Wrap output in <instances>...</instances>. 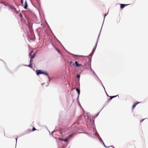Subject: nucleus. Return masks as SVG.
Segmentation results:
<instances>
[{
    "mask_svg": "<svg viewBox=\"0 0 148 148\" xmlns=\"http://www.w3.org/2000/svg\"><path fill=\"white\" fill-rule=\"evenodd\" d=\"M56 51L58 52L59 53H60V51L58 50V49H57L56 47H55Z\"/></svg>",
    "mask_w": 148,
    "mask_h": 148,
    "instance_id": "nucleus-23",
    "label": "nucleus"
},
{
    "mask_svg": "<svg viewBox=\"0 0 148 148\" xmlns=\"http://www.w3.org/2000/svg\"><path fill=\"white\" fill-rule=\"evenodd\" d=\"M143 120H141V121H140V122H142Z\"/></svg>",
    "mask_w": 148,
    "mask_h": 148,
    "instance_id": "nucleus-34",
    "label": "nucleus"
},
{
    "mask_svg": "<svg viewBox=\"0 0 148 148\" xmlns=\"http://www.w3.org/2000/svg\"><path fill=\"white\" fill-rule=\"evenodd\" d=\"M33 52V51H31L29 54V57L30 58L32 56V54Z\"/></svg>",
    "mask_w": 148,
    "mask_h": 148,
    "instance_id": "nucleus-19",
    "label": "nucleus"
},
{
    "mask_svg": "<svg viewBox=\"0 0 148 148\" xmlns=\"http://www.w3.org/2000/svg\"><path fill=\"white\" fill-rule=\"evenodd\" d=\"M107 14H104L103 21V24H102V27H101V30L102 28V27L103 25V22H104V19H105V17L107 15Z\"/></svg>",
    "mask_w": 148,
    "mask_h": 148,
    "instance_id": "nucleus-17",
    "label": "nucleus"
},
{
    "mask_svg": "<svg viewBox=\"0 0 148 148\" xmlns=\"http://www.w3.org/2000/svg\"><path fill=\"white\" fill-rule=\"evenodd\" d=\"M117 96H118V97H119V96L118 95H115V96H110V100H111L112 98H114V97H116Z\"/></svg>",
    "mask_w": 148,
    "mask_h": 148,
    "instance_id": "nucleus-15",
    "label": "nucleus"
},
{
    "mask_svg": "<svg viewBox=\"0 0 148 148\" xmlns=\"http://www.w3.org/2000/svg\"><path fill=\"white\" fill-rule=\"evenodd\" d=\"M13 9V10H14V12L16 13V14H18L19 13V12L18 11H17L16 9L14 7Z\"/></svg>",
    "mask_w": 148,
    "mask_h": 148,
    "instance_id": "nucleus-13",
    "label": "nucleus"
},
{
    "mask_svg": "<svg viewBox=\"0 0 148 148\" xmlns=\"http://www.w3.org/2000/svg\"><path fill=\"white\" fill-rule=\"evenodd\" d=\"M64 49L65 50V51H67L65 49Z\"/></svg>",
    "mask_w": 148,
    "mask_h": 148,
    "instance_id": "nucleus-36",
    "label": "nucleus"
},
{
    "mask_svg": "<svg viewBox=\"0 0 148 148\" xmlns=\"http://www.w3.org/2000/svg\"><path fill=\"white\" fill-rule=\"evenodd\" d=\"M5 6L8 7V10H10V9L11 10H12L13 11H14L13 9V8H14V7H13L12 6H11L10 5H8L7 4V3H6L5 5Z\"/></svg>",
    "mask_w": 148,
    "mask_h": 148,
    "instance_id": "nucleus-5",
    "label": "nucleus"
},
{
    "mask_svg": "<svg viewBox=\"0 0 148 148\" xmlns=\"http://www.w3.org/2000/svg\"><path fill=\"white\" fill-rule=\"evenodd\" d=\"M37 52H36L34 53L32 55V56H31V57H30V58L31 59H33L34 58V57H35V56H36V54Z\"/></svg>",
    "mask_w": 148,
    "mask_h": 148,
    "instance_id": "nucleus-9",
    "label": "nucleus"
},
{
    "mask_svg": "<svg viewBox=\"0 0 148 148\" xmlns=\"http://www.w3.org/2000/svg\"><path fill=\"white\" fill-rule=\"evenodd\" d=\"M28 6V5L27 3V2L26 1H25V4H24V8L25 9L27 10V9Z\"/></svg>",
    "mask_w": 148,
    "mask_h": 148,
    "instance_id": "nucleus-8",
    "label": "nucleus"
},
{
    "mask_svg": "<svg viewBox=\"0 0 148 148\" xmlns=\"http://www.w3.org/2000/svg\"><path fill=\"white\" fill-rule=\"evenodd\" d=\"M68 139H69V138L68 137L64 139L63 141L65 142H67L68 141Z\"/></svg>",
    "mask_w": 148,
    "mask_h": 148,
    "instance_id": "nucleus-21",
    "label": "nucleus"
},
{
    "mask_svg": "<svg viewBox=\"0 0 148 148\" xmlns=\"http://www.w3.org/2000/svg\"><path fill=\"white\" fill-rule=\"evenodd\" d=\"M36 2L38 4V6H40V3L39 1V0H36Z\"/></svg>",
    "mask_w": 148,
    "mask_h": 148,
    "instance_id": "nucleus-16",
    "label": "nucleus"
},
{
    "mask_svg": "<svg viewBox=\"0 0 148 148\" xmlns=\"http://www.w3.org/2000/svg\"><path fill=\"white\" fill-rule=\"evenodd\" d=\"M36 130V129H35V128L34 127H33L32 129V131H34L35 130Z\"/></svg>",
    "mask_w": 148,
    "mask_h": 148,
    "instance_id": "nucleus-27",
    "label": "nucleus"
},
{
    "mask_svg": "<svg viewBox=\"0 0 148 148\" xmlns=\"http://www.w3.org/2000/svg\"><path fill=\"white\" fill-rule=\"evenodd\" d=\"M77 67H78L80 65H76Z\"/></svg>",
    "mask_w": 148,
    "mask_h": 148,
    "instance_id": "nucleus-33",
    "label": "nucleus"
},
{
    "mask_svg": "<svg viewBox=\"0 0 148 148\" xmlns=\"http://www.w3.org/2000/svg\"><path fill=\"white\" fill-rule=\"evenodd\" d=\"M19 16L21 18H22L23 17V16L22 15V14H21V13H20L19 14Z\"/></svg>",
    "mask_w": 148,
    "mask_h": 148,
    "instance_id": "nucleus-25",
    "label": "nucleus"
},
{
    "mask_svg": "<svg viewBox=\"0 0 148 148\" xmlns=\"http://www.w3.org/2000/svg\"><path fill=\"white\" fill-rule=\"evenodd\" d=\"M139 103V102H136V103H135L132 106V110H133L134 109V108H135V107H136V105L138 104Z\"/></svg>",
    "mask_w": 148,
    "mask_h": 148,
    "instance_id": "nucleus-10",
    "label": "nucleus"
},
{
    "mask_svg": "<svg viewBox=\"0 0 148 148\" xmlns=\"http://www.w3.org/2000/svg\"><path fill=\"white\" fill-rule=\"evenodd\" d=\"M74 134V133H72L69 135L68 136V138H69L71 137Z\"/></svg>",
    "mask_w": 148,
    "mask_h": 148,
    "instance_id": "nucleus-18",
    "label": "nucleus"
},
{
    "mask_svg": "<svg viewBox=\"0 0 148 148\" xmlns=\"http://www.w3.org/2000/svg\"><path fill=\"white\" fill-rule=\"evenodd\" d=\"M13 9V10H14V12L16 13V14H18L19 13V12L18 11H17L16 9L14 7Z\"/></svg>",
    "mask_w": 148,
    "mask_h": 148,
    "instance_id": "nucleus-14",
    "label": "nucleus"
},
{
    "mask_svg": "<svg viewBox=\"0 0 148 148\" xmlns=\"http://www.w3.org/2000/svg\"><path fill=\"white\" fill-rule=\"evenodd\" d=\"M21 3L23 5V0H21Z\"/></svg>",
    "mask_w": 148,
    "mask_h": 148,
    "instance_id": "nucleus-28",
    "label": "nucleus"
},
{
    "mask_svg": "<svg viewBox=\"0 0 148 148\" xmlns=\"http://www.w3.org/2000/svg\"><path fill=\"white\" fill-rule=\"evenodd\" d=\"M76 91L77 92L78 94L79 95L80 93V90L78 89V88L76 89Z\"/></svg>",
    "mask_w": 148,
    "mask_h": 148,
    "instance_id": "nucleus-20",
    "label": "nucleus"
},
{
    "mask_svg": "<svg viewBox=\"0 0 148 148\" xmlns=\"http://www.w3.org/2000/svg\"><path fill=\"white\" fill-rule=\"evenodd\" d=\"M77 77L78 78H79L80 77V75H77Z\"/></svg>",
    "mask_w": 148,
    "mask_h": 148,
    "instance_id": "nucleus-29",
    "label": "nucleus"
},
{
    "mask_svg": "<svg viewBox=\"0 0 148 148\" xmlns=\"http://www.w3.org/2000/svg\"><path fill=\"white\" fill-rule=\"evenodd\" d=\"M102 140V143H103V144L104 145V146H105V147H106V146H105V144H104V143H103V140Z\"/></svg>",
    "mask_w": 148,
    "mask_h": 148,
    "instance_id": "nucleus-32",
    "label": "nucleus"
},
{
    "mask_svg": "<svg viewBox=\"0 0 148 148\" xmlns=\"http://www.w3.org/2000/svg\"><path fill=\"white\" fill-rule=\"evenodd\" d=\"M32 59H30V63L29 64V65H32Z\"/></svg>",
    "mask_w": 148,
    "mask_h": 148,
    "instance_id": "nucleus-26",
    "label": "nucleus"
},
{
    "mask_svg": "<svg viewBox=\"0 0 148 148\" xmlns=\"http://www.w3.org/2000/svg\"><path fill=\"white\" fill-rule=\"evenodd\" d=\"M59 139H60V140H61L62 141H63V139H64L59 138Z\"/></svg>",
    "mask_w": 148,
    "mask_h": 148,
    "instance_id": "nucleus-30",
    "label": "nucleus"
},
{
    "mask_svg": "<svg viewBox=\"0 0 148 148\" xmlns=\"http://www.w3.org/2000/svg\"><path fill=\"white\" fill-rule=\"evenodd\" d=\"M101 32V30H100L99 33V34L98 37L97 38L96 42L95 45L94 47L92 53V55L90 56V57L89 56L86 57V59L84 58L83 59V62L84 64V65H91V59L92 55L94 53L97 47V43L98 42L99 38L100 35V34Z\"/></svg>",
    "mask_w": 148,
    "mask_h": 148,
    "instance_id": "nucleus-1",
    "label": "nucleus"
},
{
    "mask_svg": "<svg viewBox=\"0 0 148 148\" xmlns=\"http://www.w3.org/2000/svg\"><path fill=\"white\" fill-rule=\"evenodd\" d=\"M53 35L54 37V38L56 39V40H57V41L58 42H59V43H61L56 38V37L53 34Z\"/></svg>",
    "mask_w": 148,
    "mask_h": 148,
    "instance_id": "nucleus-22",
    "label": "nucleus"
},
{
    "mask_svg": "<svg viewBox=\"0 0 148 148\" xmlns=\"http://www.w3.org/2000/svg\"><path fill=\"white\" fill-rule=\"evenodd\" d=\"M27 66H29L30 67H32V65H27Z\"/></svg>",
    "mask_w": 148,
    "mask_h": 148,
    "instance_id": "nucleus-31",
    "label": "nucleus"
},
{
    "mask_svg": "<svg viewBox=\"0 0 148 148\" xmlns=\"http://www.w3.org/2000/svg\"><path fill=\"white\" fill-rule=\"evenodd\" d=\"M120 8L121 9H122L123 8H124L125 6H126L129 5V4H120Z\"/></svg>",
    "mask_w": 148,
    "mask_h": 148,
    "instance_id": "nucleus-6",
    "label": "nucleus"
},
{
    "mask_svg": "<svg viewBox=\"0 0 148 148\" xmlns=\"http://www.w3.org/2000/svg\"><path fill=\"white\" fill-rule=\"evenodd\" d=\"M0 60H1V61L2 62H3V61H2V60H1V59H0Z\"/></svg>",
    "mask_w": 148,
    "mask_h": 148,
    "instance_id": "nucleus-35",
    "label": "nucleus"
},
{
    "mask_svg": "<svg viewBox=\"0 0 148 148\" xmlns=\"http://www.w3.org/2000/svg\"><path fill=\"white\" fill-rule=\"evenodd\" d=\"M36 73L37 75H38L39 74H44L46 75H47L48 77L49 78V76H48V73L45 72H43L41 70H38L36 71Z\"/></svg>",
    "mask_w": 148,
    "mask_h": 148,
    "instance_id": "nucleus-3",
    "label": "nucleus"
},
{
    "mask_svg": "<svg viewBox=\"0 0 148 148\" xmlns=\"http://www.w3.org/2000/svg\"><path fill=\"white\" fill-rule=\"evenodd\" d=\"M82 63H78L77 61H75V63H73V65H82Z\"/></svg>",
    "mask_w": 148,
    "mask_h": 148,
    "instance_id": "nucleus-12",
    "label": "nucleus"
},
{
    "mask_svg": "<svg viewBox=\"0 0 148 148\" xmlns=\"http://www.w3.org/2000/svg\"><path fill=\"white\" fill-rule=\"evenodd\" d=\"M6 3L5 1H4L0 0V3H1L2 4H3L4 5H5Z\"/></svg>",
    "mask_w": 148,
    "mask_h": 148,
    "instance_id": "nucleus-11",
    "label": "nucleus"
},
{
    "mask_svg": "<svg viewBox=\"0 0 148 148\" xmlns=\"http://www.w3.org/2000/svg\"><path fill=\"white\" fill-rule=\"evenodd\" d=\"M21 12L24 15V16L25 18L26 19V20L27 21L28 23V24H29V19L28 17V16L25 14L24 13V11L23 10H22L21 11Z\"/></svg>",
    "mask_w": 148,
    "mask_h": 148,
    "instance_id": "nucleus-4",
    "label": "nucleus"
},
{
    "mask_svg": "<svg viewBox=\"0 0 148 148\" xmlns=\"http://www.w3.org/2000/svg\"><path fill=\"white\" fill-rule=\"evenodd\" d=\"M69 54L72 56L73 57L75 58H78L79 57V56L78 55L73 54L71 53H69Z\"/></svg>",
    "mask_w": 148,
    "mask_h": 148,
    "instance_id": "nucleus-7",
    "label": "nucleus"
},
{
    "mask_svg": "<svg viewBox=\"0 0 148 148\" xmlns=\"http://www.w3.org/2000/svg\"><path fill=\"white\" fill-rule=\"evenodd\" d=\"M69 63H70L69 65H73V64L74 62L72 61H70Z\"/></svg>",
    "mask_w": 148,
    "mask_h": 148,
    "instance_id": "nucleus-24",
    "label": "nucleus"
},
{
    "mask_svg": "<svg viewBox=\"0 0 148 148\" xmlns=\"http://www.w3.org/2000/svg\"><path fill=\"white\" fill-rule=\"evenodd\" d=\"M30 35L28 37V39L31 41H35L36 38L34 34L32 32H30Z\"/></svg>",
    "mask_w": 148,
    "mask_h": 148,
    "instance_id": "nucleus-2",
    "label": "nucleus"
}]
</instances>
